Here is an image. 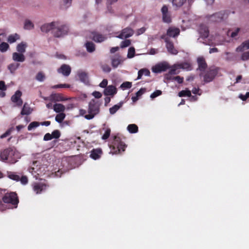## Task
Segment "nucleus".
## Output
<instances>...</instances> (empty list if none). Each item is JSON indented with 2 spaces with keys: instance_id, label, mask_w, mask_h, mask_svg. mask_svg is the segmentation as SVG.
Instances as JSON below:
<instances>
[{
  "instance_id": "obj_4",
  "label": "nucleus",
  "mask_w": 249,
  "mask_h": 249,
  "mask_svg": "<svg viewBox=\"0 0 249 249\" xmlns=\"http://www.w3.org/2000/svg\"><path fill=\"white\" fill-rule=\"evenodd\" d=\"M100 104L99 101L94 99L91 100L89 103L88 110V114L85 115V118L88 120H90L99 113L100 111Z\"/></svg>"
},
{
  "instance_id": "obj_60",
  "label": "nucleus",
  "mask_w": 249,
  "mask_h": 249,
  "mask_svg": "<svg viewBox=\"0 0 249 249\" xmlns=\"http://www.w3.org/2000/svg\"><path fill=\"white\" fill-rule=\"evenodd\" d=\"M64 5L65 7L64 8H67L71 6L72 0H63Z\"/></svg>"
},
{
  "instance_id": "obj_14",
  "label": "nucleus",
  "mask_w": 249,
  "mask_h": 249,
  "mask_svg": "<svg viewBox=\"0 0 249 249\" xmlns=\"http://www.w3.org/2000/svg\"><path fill=\"white\" fill-rule=\"evenodd\" d=\"M169 68V66L166 64H160L156 65L152 68V71L155 73H160L166 71Z\"/></svg>"
},
{
  "instance_id": "obj_21",
  "label": "nucleus",
  "mask_w": 249,
  "mask_h": 249,
  "mask_svg": "<svg viewBox=\"0 0 249 249\" xmlns=\"http://www.w3.org/2000/svg\"><path fill=\"white\" fill-rule=\"evenodd\" d=\"M12 58L15 61L22 62L25 61L24 55L21 53H14L12 54Z\"/></svg>"
},
{
  "instance_id": "obj_49",
  "label": "nucleus",
  "mask_w": 249,
  "mask_h": 249,
  "mask_svg": "<svg viewBox=\"0 0 249 249\" xmlns=\"http://www.w3.org/2000/svg\"><path fill=\"white\" fill-rule=\"evenodd\" d=\"M130 44L131 41L129 39H126L121 42L120 47L122 48H124L129 46Z\"/></svg>"
},
{
  "instance_id": "obj_57",
  "label": "nucleus",
  "mask_w": 249,
  "mask_h": 249,
  "mask_svg": "<svg viewBox=\"0 0 249 249\" xmlns=\"http://www.w3.org/2000/svg\"><path fill=\"white\" fill-rule=\"evenodd\" d=\"M102 70L105 72H109L111 71V68L107 64H104L102 66Z\"/></svg>"
},
{
  "instance_id": "obj_45",
  "label": "nucleus",
  "mask_w": 249,
  "mask_h": 249,
  "mask_svg": "<svg viewBox=\"0 0 249 249\" xmlns=\"http://www.w3.org/2000/svg\"><path fill=\"white\" fill-rule=\"evenodd\" d=\"M135 48L133 47L129 48L127 53V57L129 58H131L135 56Z\"/></svg>"
},
{
  "instance_id": "obj_10",
  "label": "nucleus",
  "mask_w": 249,
  "mask_h": 249,
  "mask_svg": "<svg viewBox=\"0 0 249 249\" xmlns=\"http://www.w3.org/2000/svg\"><path fill=\"white\" fill-rule=\"evenodd\" d=\"M197 62L198 65V69L201 71V73L199 75L201 76L203 74L202 72L206 70L207 67V64L205 59L203 57H198L197 59Z\"/></svg>"
},
{
  "instance_id": "obj_41",
  "label": "nucleus",
  "mask_w": 249,
  "mask_h": 249,
  "mask_svg": "<svg viewBox=\"0 0 249 249\" xmlns=\"http://www.w3.org/2000/svg\"><path fill=\"white\" fill-rule=\"evenodd\" d=\"M122 104L115 105L109 108V112L111 114H115L121 107Z\"/></svg>"
},
{
  "instance_id": "obj_51",
  "label": "nucleus",
  "mask_w": 249,
  "mask_h": 249,
  "mask_svg": "<svg viewBox=\"0 0 249 249\" xmlns=\"http://www.w3.org/2000/svg\"><path fill=\"white\" fill-rule=\"evenodd\" d=\"M19 181H20L22 184L26 185L28 182V179L27 176L22 175L21 176H20Z\"/></svg>"
},
{
  "instance_id": "obj_50",
  "label": "nucleus",
  "mask_w": 249,
  "mask_h": 249,
  "mask_svg": "<svg viewBox=\"0 0 249 249\" xmlns=\"http://www.w3.org/2000/svg\"><path fill=\"white\" fill-rule=\"evenodd\" d=\"M71 87V85L67 84H58L52 87L53 89H57V88H70Z\"/></svg>"
},
{
  "instance_id": "obj_22",
  "label": "nucleus",
  "mask_w": 249,
  "mask_h": 249,
  "mask_svg": "<svg viewBox=\"0 0 249 249\" xmlns=\"http://www.w3.org/2000/svg\"><path fill=\"white\" fill-rule=\"evenodd\" d=\"M53 109L56 113H64L65 107L61 104H55L53 106Z\"/></svg>"
},
{
  "instance_id": "obj_44",
  "label": "nucleus",
  "mask_w": 249,
  "mask_h": 249,
  "mask_svg": "<svg viewBox=\"0 0 249 249\" xmlns=\"http://www.w3.org/2000/svg\"><path fill=\"white\" fill-rule=\"evenodd\" d=\"M39 124H40V123L39 122H36V121L33 122L31 123L28 126V130L29 131H30L31 130H32L33 129L38 127L39 125Z\"/></svg>"
},
{
  "instance_id": "obj_25",
  "label": "nucleus",
  "mask_w": 249,
  "mask_h": 249,
  "mask_svg": "<svg viewBox=\"0 0 249 249\" xmlns=\"http://www.w3.org/2000/svg\"><path fill=\"white\" fill-rule=\"evenodd\" d=\"M26 47V43L22 42L17 45V50L18 53H23L25 52Z\"/></svg>"
},
{
  "instance_id": "obj_56",
  "label": "nucleus",
  "mask_w": 249,
  "mask_h": 249,
  "mask_svg": "<svg viewBox=\"0 0 249 249\" xmlns=\"http://www.w3.org/2000/svg\"><path fill=\"white\" fill-rule=\"evenodd\" d=\"M120 63V62L119 59L114 58L112 59L111 64L114 68H117L119 65Z\"/></svg>"
},
{
  "instance_id": "obj_62",
  "label": "nucleus",
  "mask_w": 249,
  "mask_h": 249,
  "mask_svg": "<svg viewBox=\"0 0 249 249\" xmlns=\"http://www.w3.org/2000/svg\"><path fill=\"white\" fill-rule=\"evenodd\" d=\"M92 95L94 96L95 98L99 99L100 98L102 95L101 92L99 91H95L92 93Z\"/></svg>"
},
{
  "instance_id": "obj_48",
  "label": "nucleus",
  "mask_w": 249,
  "mask_h": 249,
  "mask_svg": "<svg viewBox=\"0 0 249 249\" xmlns=\"http://www.w3.org/2000/svg\"><path fill=\"white\" fill-rule=\"evenodd\" d=\"M132 87V83L130 82H124L123 83L120 87L123 89H130Z\"/></svg>"
},
{
  "instance_id": "obj_19",
  "label": "nucleus",
  "mask_w": 249,
  "mask_h": 249,
  "mask_svg": "<svg viewBox=\"0 0 249 249\" xmlns=\"http://www.w3.org/2000/svg\"><path fill=\"white\" fill-rule=\"evenodd\" d=\"M7 177L10 179L16 181H19L20 179L19 173L12 171H7Z\"/></svg>"
},
{
  "instance_id": "obj_35",
  "label": "nucleus",
  "mask_w": 249,
  "mask_h": 249,
  "mask_svg": "<svg viewBox=\"0 0 249 249\" xmlns=\"http://www.w3.org/2000/svg\"><path fill=\"white\" fill-rule=\"evenodd\" d=\"M19 38V36L17 34L14 35H11L8 36V41L10 43H13Z\"/></svg>"
},
{
  "instance_id": "obj_3",
  "label": "nucleus",
  "mask_w": 249,
  "mask_h": 249,
  "mask_svg": "<svg viewBox=\"0 0 249 249\" xmlns=\"http://www.w3.org/2000/svg\"><path fill=\"white\" fill-rule=\"evenodd\" d=\"M126 146L121 137L116 135L114 137L112 144L110 145V148L113 154H117L124 152Z\"/></svg>"
},
{
  "instance_id": "obj_8",
  "label": "nucleus",
  "mask_w": 249,
  "mask_h": 249,
  "mask_svg": "<svg viewBox=\"0 0 249 249\" xmlns=\"http://www.w3.org/2000/svg\"><path fill=\"white\" fill-rule=\"evenodd\" d=\"M57 72L61 73L64 76H68L71 72V68L67 64H63L58 69Z\"/></svg>"
},
{
  "instance_id": "obj_42",
  "label": "nucleus",
  "mask_w": 249,
  "mask_h": 249,
  "mask_svg": "<svg viewBox=\"0 0 249 249\" xmlns=\"http://www.w3.org/2000/svg\"><path fill=\"white\" fill-rule=\"evenodd\" d=\"M163 21L167 23H170L172 21L171 16L169 13L162 15Z\"/></svg>"
},
{
  "instance_id": "obj_46",
  "label": "nucleus",
  "mask_w": 249,
  "mask_h": 249,
  "mask_svg": "<svg viewBox=\"0 0 249 249\" xmlns=\"http://www.w3.org/2000/svg\"><path fill=\"white\" fill-rule=\"evenodd\" d=\"M9 46L8 43L6 42H2L0 44V51L1 52H6L9 48Z\"/></svg>"
},
{
  "instance_id": "obj_20",
  "label": "nucleus",
  "mask_w": 249,
  "mask_h": 249,
  "mask_svg": "<svg viewBox=\"0 0 249 249\" xmlns=\"http://www.w3.org/2000/svg\"><path fill=\"white\" fill-rule=\"evenodd\" d=\"M54 21H53L49 23H46L42 25L40 27L41 31L42 32L48 33L49 31H51L52 34H53V27Z\"/></svg>"
},
{
  "instance_id": "obj_43",
  "label": "nucleus",
  "mask_w": 249,
  "mask_h": 249,
  "mask_svg": "<svg viewBox=\"0 0 249 249\" xmlns=\"http://www.w3.org/2000/svg\"><path fill=\"white\" fill-rule=\"evenodd\" d=\"M33 28V23L29 20H26L24 23V28L25 29L30 30Z\"/></svg>"
},
{
  "instance_id": "obj_29",
  "label": "nucleus",
  "mask_w": 249,
  "mask_h": 249,
  "mask_svg": "<svg viewBox=\"0 0 249 249\" xmlns=\"http://www.w3.org/2000/svg\"><path fill=\"white\" fill-rule=\"evenodd\" d=\"M27 103H25L21 111L22 115H29L32 112V110L29 106H26Z\"/></svg>"
},
{
  "instance_id": "obj_53",
  "label": "nucleus",
  "mask_w": 249,
  "mask_h": 249,
  "mask_svg": "<svg viewBox=\"0 0 249 249\" xmlns=\"http://www.w3.org/2000/svg\"><path fill=\"white\" fill-rule=\"evenodd\" d=\"M162 94V91L160 90H156L150 95V97L154 99Z\"/></svg>"
},
{
  "instance_id": "obj_11",
  "label": "nucleus",
  "mask_w": 249,
  "mask_h": 249,
  "mask_svg": "<svg viewBox=\"0 0 249 249\" xmlns=\"http://www.w3.org/2000/svg\"><path fill=\"white\" fill-rule=\"evenodd\" d=\"M22 93L20 90H17L15 93L11 97V101L17 103L18 106H21L22 105L23 101L20 98Z\"/></svg>"
},
{
  "instance_id": "obj_32",
  "label": "nucleus",
  "mask_w": 249,
  "mask_h": 249,
  "mask_svg": "<svg viewBox=\"0 0 249 249\" xmlns=\"http://www.w3.org/2000/svg\"><path fill=\"white\" fill-rule=\"evenodd\" d=\"M200 32L202 37H207L209 36V31L206 26H201L200 29Z\"/></svg>"
},
{
  "instance_id": "obj_37",
  "label": "nucleus",
  "mask_w": 249,
  "mask_h": 249,
  "mask_svg": "<svg viewBox=\"0 0 249 249\" xmlns=\"http://www.w3.org/2000/svg\"><path fill=\"white\" fill-rule=\"evenodd\" d=\"M187 0H173L172 2L173 5L177 7H181L184 3L186 2Z\"/></svg>"
},
{
  "instance_id": "obj_5",
  "label": "nucleus",
  "mask_w": 249,
  "mask_h": 249,
  "mask_svg": "<svg viewBox=\"0 0 249 249\" xmlns=\"http://www.w3.org/2000/svg\"><path fill=\"white\" fill-rule=\"evenodd\" d=\"M2 201L4 203L11 205V208H17L19 203L17 194L13 192L6 193L2 197Z\"/></svg>"
},
{
  "instance_id": "obj_12",
  "label": "nucleus",
  "mask_w": 249,
  "mask_h": 249,
  "mask_svg": "<svg viewBox=\"0 0 249 249\" xmlns=\"http://www.w3.org/2000/svg\"><path fill=\"white\" fill-rule=\"evenodd\" d=\"M49 98L51 101L54 102L65 101L69 99V98L64 97L62 93H52L50 96Z\"/></svg>"
},
{
  "instance_id": "obj_55",
  "label": "nucleus",
  "mask_w": 249,
  "mask_h": 249,
  "mask_svg": "<svg viewBox=\"0 0 249 249\" xmlns=\"http://www.w3.org/2000/svg\"><path fill=\"white\" fill-rule=\"evenodd\" d=\"M9 208V207H7L6 203H4L2 200H0V211H3Z\"/></svg>"
},
{
  "instance_id": "obj_58",
  "label": "nucleus",
  "mask_w": 249,
  "mask_h": 249,
  "mask_svg": "<svg viewBox=\"0 0 249 249\" xmlns=\"http://www.w3.org/2000/svg\"><path fill=\"white\" fill-rule=\"evenodd\" d=\"M241 59L243 61L249 59V51L245 52L242 54Z\"/></svg>"
},
{
  "instance_id": "obj_7",
  "label": "nucleus",
  "mask_w": 249,
  "mask_h": 249,
  "mask_svg": "<svg viewBox=\"0 0 249 249\" xmlns=\"http://www.w3.org/2000/svg\"><path fill=\"white\" fill-rule=\"evenodd\" d=\"M133 34V30L130 28L127 27L122 30L121 33L117 37L121 39L128 38L131 36Z\"/></svg>"
},
{
  "instance_id": "obj_59",
  "label": "nucleus",
  "mask_w": 249,
  "mask_h": 249,
  "mask_svg": "<svg viewBox=\"0 0 249 249\" xmlns=\"http://www.w3.org/2000/svg\"><path fill=\"white\" fill-rule=\"evenodd\" d=\"M108 81L107 79H104L103 81L100 83L99 86L102 88H106L107 85Z\"/></svg>"
},
{
  "instance_id": "obj_27",
  "label": "nucleus",
  "mask_w": 249,
  "mask_h": 249,
  "mask_svg": "<svg viewBox=\"0 0 249 249\" xmlns=\"http://www.w3.org/2000/svg\"><path fill=\"white\" fill-rule=\"evenodd\" d=\"M44 187V185L43 184L40 183H36L34 185L33 189L34 191L36 193V194H40L43 190Z\"/></svg>"
},
{
  "instance_id": "obj_13",
  "label": "nucleus",
  "mask_w": 249,
  "mask_h": 249,
  "mask_svg": "<svg viewBox=\"0 0 249 249\" xmlns=\"http://www.w3.org/2000/svg\"><path fill=\"white\" fill-rule=\"evenodd\" d=\"M165 41L166 42V47L168 52L172 54H177L178 53V51L175 48L173 43L167 38L165 39Z\"/></svg>"
},
{
  "instance_id": "obj_63",
  "label": "nucleus",
  "mask_w": 249,
  "mask_h": 249,
  "mask_svg": "<svg viewBox=\"0 0 249 249\" xmlns=\"http://www.w3.org/2000/svg\"><path fill=\"white\" fill-rule=\"evenodd\" d=\"M240 28H237L236 29V30L232 32L231 34V37H235L236 36H237L239 31H240Z\"/></svg>"
},
{
  "instance_id": "obj_2",
  "label": "nucleus",
  "mask_w": 249,
  "mask_h": 249,
  "mask_svg": "<svg viewBox=\"0 0 249 249\" xmlns=\"http://www.w3.org/2000/svg\"><path fill=\"white\" fill-rule=\"evenodd\" d=\"M53 24L52 35L54 37H63L68 34L70 30L68 25L59 21H54Z\"/></svg>"
},
{
  "instance_id": "obj_38",
  "label": "nucleus",
  "mask_w": 249,
  "mask_h": 249,
  "mask_svg": "<svg viewBox=\"0 0 249 249\" xmlns=\"http://www.w3.org/2000/svg\"><path fill=\"white\" fill-rule=\"evenodd\" d=\"M178 96L179 97H191V92L189 90H182L178 93Z\"/></svg>"
},
{
  "instance_id": "obj_64",
  "label": "nucleus",
  "mask_w": 249,
  "mask_h": 249,
  "mask_svg": "<svg viewBox=\"0 0 249 249\" xmlns=\"http://www.w3.org/2000/svg\"><path fill=\"white\" fill-rule=\"evenodd\" d=\"M0 90L2 91L6 90V87L5 85V83L3 81H0Z\"/></svg>"
},
{
  "instance_id": "obj_30",
  "label": "nucleus",
  "mask_w": 249,
  "mask_h": 249,
  "mask_svg": "<svg viewBox=\"0 0 249 249\" xmlns=\"http://www.w3.org/2000/svg\"><path fill=\"white\" fill-rule=\"evenodd\" d=\"M167 79L168 80H175L177 81V82L179 84H182L183 82L184 78L183 77H180V76H177L172 77L171 75H168L167 76Z\"/></svg>"
},
{
  "instance_id": "obj_1",
  "label": "nucleus",
  "mask_w": 249,
  "mask_h": 249,
  "mask_svg": "<svg viewBox=\"0 0 249 249\" xmlns=\"http://www.w3.org/2000/svg\"><path fill=\"white\" fill-rule=\"evenodd\" d=\"M0 157L2 161L10 164L15 163L20 158L18 152L14 147H8L1 151Z\"/></svg>"
},
{
  "instance_id": "obj_24",
  "label": "nucleus",
  "mask_w": 249,
  "mask_h": 249,
  "mask_svg": "<svg viewBox=\"0 0 249 249\" xmlns=\"http://www.w3.org/2000/svg\"><path fill=\"white\" fill-rule=\"evenodd\" d=\"M244 49H249V39L243 42L242 44L236 48L237 52H242Z\"/></svg>"
},
{
  "instance_id": "obj_9",
  "label": "nucleus",
  "mask_w": 249,
  "mask_h": 249,
  "mask_svg": "<svg viewBox=\"0 0 249 249\" xmlns=\"http://www.w3.org/2000/svg\"><path fill=\"white\" fill-rule=\"evenodd\" d=\"M224 15L225 12L223 11L216 13L210 16V20L215 22H220L223 19Z\"/></svg>"
},
{
  "instance_id": "obj_39",
  "label": "nucleus",
  "mask_w": 249,
  "mask_h": 249,
  "mask_svg": "<svg viewBox=\"0 0 249 249\" xmlns=\"http://www.w3.org/2000/svg\"><path fill=\"white\" fill-rule=\"evenodd\" d=\"M45 78V75L42 71L38 72L36 76V80L39 82L43 81Z\"/></svg>"
},
{
  "instance_id": "obj_34",
  "label": "nucleus",
  "mask_w": 249,
  "mask_h": 249,
  "mask_svg": "<svg viewBox=\"0 0 249 249\" xmlns=\"http://www.w3.org/2000/svg\"><path fill=\"white\" fill-rule=\"evenodd\" d=\"M127 130L131 133H135L138 131V127L135 124H130L127 126Z\"/></svg>"
},
{
  "instance_id": "obj_54",
  "label": "nucleus",
  "mask_w": 249,
  "mask_h": 249,
  "mask_svg": "<svg viewBox=\"0 0 249 249\" xmlns=\"http://www.w3.org/2000/svg\"><path fill=\"white\" fill-rule=\"evenodd\" d=\"M12 131H13V128H10L9 129L7 130L4 133H3L2 135H1L0 136V138L1 139H3L4 138H6V137L9 136L11 134Z\"/></svg>"
},
{
  "instance_id": "obj_18",
  "label": "nucleus",
  "mask_w": 249,
  "mask_h": 249,
  "mask_svg": "<svg viewBox=\"0 0 249 249\" xmlns=\"http://www.w3.org/2000/svg\"><path fill=\"white\" fill-rule=\"evenodd\" d=\"M180 30L178 28L170 27L167 31V35L170 37H175L179 35Z\"/></svg>"
},
{
  "instance_id": "obj_15",
  "label": "nucleus",
  "mask_w": 249,
  "mask_h": 249,
  "mask_svg": "<svg viewBox=\"0 0 249 249\" xmlns=\"http://www.w3.org/2000/svg\"><path fill=\"white\" fill-rule=\"evenodd\" d=\"M117 89L114 86L109 85L105 89L104 94L107 96H113L117 93Z\"/></svg>"
},
{
  "instance_id": "obj_28",
  "label": "nucleus",
  "mask_w": 249,
  "mask_h": 249,
  "mask_svg": "<svg viewBox=\"0 0 249 249\" xmlns=\"http://www.w3.org/2000/svg\"><path fill=\"white\" fill-rule=\"evenodd\" d=\"M145 91V89H141L138 91H137L136 93V96H133L131 98L133 102H136L138 99L141 96Z\"/></svg>"
},
{
  "instance_id": "obj_47",
  "label": "nucleus",
  "mask_w": 249,
  "mask_h": 249,
  "mask_svg": "<svg viewBox=\"0 0 249 249\" xmlns=\"http://www.w3.org/2000/svg\"><path fill=\"white\" fill-rule=\"evenodd\" d=\"M110 132H111V130L110 128H106L105 130V133L102 136V139L103 140L107 139L110 135Z\"/></svg>"
},
{
  "instance_id": "obj_40",
  "label": "nucleus",
  "mask_w": 249,
  "mask_h": 249,
  "mask_svg": "<svg viewBox=\"0 0 249 249\" xmlns=\"http://www.w3.org/2000/svg\"><path fill=\"white\" fill-rule=\"evenodd\" d=\"M19 64L18 63L10 64L8 68L11 73H13L19 67Z\"/></svg>"
},
{
  "instance_id": "obj_52",
  "label": "nucleus",
  "mask_w": 249,
  "mask_h": 249,
  "mask_svg": "<svg viewBox=\"0 0 249 249\" xmlns=\"http://www.w3.org/2000/svg\"><path fill=\"white\" fill-rule=\"evenodd\" d=\"M53 138L58 139L61 135L60 132L58 130H55L53 131L52 134Z\"/></svg>"
},
{
  "instance_id": "obj_31",
  "label": "nucleus",
  "mask_w": 249,
  "mask_h": 249,
  "mask_svg": "<svg viewBox=\"0 0 249 249\" xmlns=\"http://www.w3.org/2000/svg\"><path fill=\"white\" fill-rule=\"evenodd\" d=\"M180 69H185L187 71H191L192 69L191 64L189 62H183L178 65Z\"/></svg>"
},
{
  "instance_id": "obj_26",
  "label": "nucleus",
  "mask_w": 249,
  "mask_h": 249,
  "mask_svg": "<svg viewBox=\"0 0 249 249\" xmlns=\"http://www.w3.org/2000/svg\"><path fill=\"white\" fill-rule=\"evenodd\" d=\"M87 50L89 53H92L95 51V46L92 42L88 41L85 44Z\"/></svg>"
},
{
  "instance_id": "obj_61",
  "label": "nucleus",
  "mask_w": 249,
  "mask_h": 249,
  "mask_svg": "<svg viewBox=\"0 0 249 249\" xmlns=\"http://www.w3.org/2000/svg\"><path fill=\"white\" fill-rule=\"evenodd\" d=\"M53 139L52 135L49 133H46L43 138L44 141H47L51 140Z\"/></svg>"
},
{
  "instance_id": "obj_36",
  "label": "nucleus",
  "mask_w": 249,
  "mask_h": 249,
  "mask_svg": "<svg viewBox=\"0 0 249 249\" xmlns=\"http://www.w3.org/2000/svg\"><path fill=\"white\" fill-rule=\"evenodd\" d=\"M66 114L64 113H59L56 115L55 120L57 122L61 123L64 120Z\"/></svg>"
},
{
  "instance_id": "obj_16",
  "label": "nucleus",
  "mask_w": 249,
  "mask_h": 249,
  "mask_svg": "<svg viewBox=\"0 0 249 249\" xmlns=\"http://www.w3.org/2000/svg\"><path fill=\"white\" fill-rule=\"evenodd\" d=\"M102 153V150L101 148L93 149L90 151V157L94 160H96L100 158Z\"/></svg>"
},
{
  "instance_id": "obj_23",
  "label": "nucleus",
  "mask_w": 249,
  "mask_h": 249,
  "mask_svg": "<svg viewBox=\"0 0 249 249\" xmlns=\"http://www.w3.org/2000/svg\"><path fill=\"white\" fill-rule=\"evenodd\" d=\"M150 72L147 69H142L139 71L138 73L137 79H140L143 75L145 76H150Z\"/></svg>"
},
{
  "instance_id": "obj_33",
  "label": "nucleus",
  "mask_w": 249,
  "mask_h": 249,
  "mask_svg": "<svg viewBox=\"0 0 249 249\" xmlns=\"http://www.w3.org/2000/svg\"><path fill=\"white\" fill-rule=\"evenodd\" d=\"M78 77L81 81L86 83L88 81V77L87 74L85 72H79L78 74Z\"/></svg>"
},
{
  "instance_id": "obj_6",
  "label": "nucleus",
  "mask_w": 249,
  "mask_h": 249,
  "mask_svg": "<svg viewBox=\"0 0 249 249\" xmlns=\"http://www.w3.org/2000/svg\"><path fill=\"white\" fill-rule=\"evenodd\" d=\"M217 71L215 69H210L203 75L204 81L206 83L211 82L217 74Z\"/></svg>"
},
{
  "instance_id": "obj_17",
  "label": "nucleus",
  "mask_w": 249,
  "mask_h": 249,
  "mask_svg": "<svg viewBox=\"0 0 249 249\" xmlns=\"http://www.w3.org/2000/svg\"><path fill=\"white\" fill-rule=\"evenodd\" d=\"M92 39L96 42H102L107 39V37L97 32H92Z\"/></svg>"
}]
</instances>
